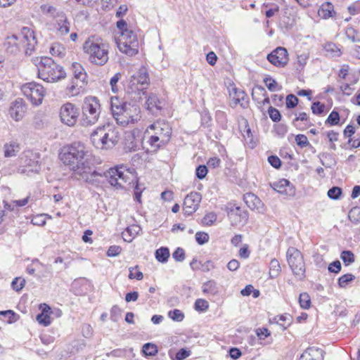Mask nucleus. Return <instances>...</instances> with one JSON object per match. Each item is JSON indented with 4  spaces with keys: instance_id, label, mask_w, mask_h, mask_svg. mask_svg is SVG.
Wrapping results in <instances>:
<instances>
[{
    "instance_id": "nucleus-54",
    "label": "nucleus",
    "mask_w": 360,
    "mask_h": 360,
    "mask_svg": "<svg viewBox=\"0 0 360 360\" xmlns=\"http://www.w3.org/2000/svg\"><path fill=\"white\" fill-rule=\"evenodd\" d=\"M25 281L21 278H15L11 283L13 288L16 291L21 290L25 286Z\"/></svg>"
},
{
    "instance_id": "nucleus-35",
    "label": "nucleus",
    "mask_w": 360,
    "mask_h": 360,
    "mask_svg": "<svg viewBox=\"0 0 360 360\" xmlns=\"http://www.w3.org/2000/svg\"><path fill=\"white\" fill-rule=\"evenodd\" d=\"M264 83L270 91H278L282 89V86L271 77H265L264 79Z\"/></svg>"
},
{
    "instance_id": "nucleus-51",
    "label": "nucleus",
    "mask_w": 360,
    "mask_h": 360,
    "mask_svg": "<svg viewBox=\"0 0 360 360\" xmlns=\"http://www.w3.org/2000/svg\"><path fill=\"white\" fill-rule=\"evenodd\" d=\"M217 220V215L214 212L207 214L202 219V223L207 226L212 225Z\"/></svg>"
},
{
    "instance_id": "nucleus-23",
    "label": "nucleus",
    "mask_w": 360,
    "mask_h": 360,
    "mask_svg": "<svg viewBox=\"0 0 360 360\" xmlns=\"http://www.w3.org/2000/svg\"><path fill=\"white\" fill-rule=\"evenodd\" d=\"M20 150V143L16 140H11L4 143L3 147L5 158L15 157Z\"/></svg>"
},
{
    "instance_id": "nucleus-14",
    "label": "nucleus",
    "mask_w": 360,
    "mask_h": 360,
    "mask_svg": "<svg viewBox=\"0 0 360 360\" xmlns=\"http://www.w3.org/2000/svg\"><path fill=\"white\" fill-rule=\"evenodd\" d=\"M79 115V108L71 103H66L60 107V120L63 124L69 127H73L75 125L77 122Z\"/></svg>"
},
{
    "instance_id": "nucleus-50",
    "label": "nucleus",
    "mask_w": 360,
    "mask_h": 360,
    "mask_svg": "<svg viewBox=\"0 0 360 360\" xmlns=\"http://www.w3.org/2000/svg\"><path fill=\"white\" fill-rule=\"evenodd\" d=\"M209 235L205 232H197L195 233V240L199 245H203L208 242Z\"/></svg>"
},
{
    "instance_id": "nucleus-34",
    "label": "nucleus",
    "mask_w": 360,
    "mask_h": 360,
    "mask_svg": "<svg viewBox=\"0 0 360 360\" xmlns=\"http://www.w3.org/2000/svg\"><path fill=\"white\" fill-rule=\"evenodd\" d=\"M169 255V251L167 248L162 247L155 251V258L161 263L167 262Z\"/></svg>"
},
{
    "instance_id": "nucleus-13",
    "label": "nucleus",
    "mask_w": 360,
    "mask_h": 360,
    "mask_svg": "<svg viewBox=\"0 0 360 360\" xmlns=\"http://www.w3.org/2000/svg\"><path fill=\"white\" fill-rule=\"evenodd\" d=\"M288 264L295 275L302 276L305 265L302 253L295 248L290 247L286 252Z\"/></svg>"
},
{
    "instance_id": "nucleus-53",
    "label": "nucleus",
    "mask_w": 360,
    "mask_h": 360,
    "mask_svg": "<svg viewBox=\"0 0 360 360\" xmlns=\"http://www.w3.org/2000/svg\"><path fill=\"white\" fill-rule=\"evenodd\" d=\"M48 217L49 219H51V216H49L48 214H40V215H37V216H35L32 219V223L34 224V225H37V226H44L46 224V220H45V217Z\"/></svg>"
},
{
    "instance_id": "nucleus-43",
    "label": "nucleus",
    "mask_w": 360,
    "mask_h": 360,
    "mask_svg": "<svg viewBox=\"0 0 360 360\" xmlns=\"http://www.w3.org/2000/svg\"><path fill=\"white\" fill-rule=\"evenodd\" d=\"M354 279V276L351 274H347L338 279V284L341 288H345L349 282Z\"/></svg>"
},
{
    "instance_id": "nucleus-45",
    "label": "nucleus",
    "mask_w": 360,
    "mask_h": 360,
    "mask_svg": "<svg viewBox=\"0 0 360 360\" xmlns=\"http://www.w3.org/2000/svg\"><path fill=\"white\" fill-rule=\"evenodd\" d=\"M349 218L352 222L360 221V207H353L349 212Z\"/></svg>"
},
{
    "instance_id": "nucleus-18",
    "label": "nucleus",
    "mask_w": 360,
    "mask_h": 360,
    "mask_svg": "<svg viewBox=\"0 0 360 360\" xmlns=\"http://www.w3.org/2000/svg\"><path fill=\"white\" fill-rule=\"evenodd\" d=\"M267 59L276 67H284L288 62V51L285 48L278 47L267 56Z\"/></svg>"
},
{
    "instance_id": "nucleus-49",
    "label": "nucleus",
    "mask_w": 360,
    "mask_h": 360,
    "mask_svg": "<svg viewBox=\"0 0 360 360\" xmlns=\"http://www.w3.org/2000/svg\"><path fill=\"white\" fill-rule=\"evenodd\" d=\"M168 316L175 321H181L184 318V314L179 309H174L169 311Z\"/></svg>"
},
{
    "instance_id": "nucleus-47",
    "label": "nucleus",
    "mask_w": 360,
    "mask_h": 360,
    "mask_svg": "<svg viewBox=\"0 0 360 360\" xmlns=\"http://www.w3.org/2000/svg\"><path fill=\"white\" fill-rule=\"evenodd\" d=\"M340 121V115L336 111H332L328 117L326 123L329 124L331 126L337 125Z\"/></svg>"
},
{
    "instance_id": "nucleus-32",
    "label": "nucleus",
    "mask_w": 360,
    "mask_h": 360,
    "mask_svg": "<svg viewBox=\"0 0 360 360\" xmlns=\"http://www.w3.org/2000/svg\"><path fill=\"white\" fill-rule=\"evenodd\" d=\"M266 92L262 86H258L252 89V96L254 100L257 101L258 102H260L259 96H262L264 97V101H262L263 103H269V98L266 96Z\"/></svg>"
},
{
    "instance_id": "nucleus-4",
    "label": "nucleus",
    "mask_w": 360,
    "mask_h": 360,
    "mask_svg": "<svg viewBox=\"0 0 360 360\" xmlns=\"http://www.w3.org/2000/svg\"><path fill=\"white\" fill-rule=\"evenodd\" d=\"M40 9L44 15L52 18L48 27L58 37L62 38L70 32L71 22L62 9L50 4H43Z\"/></svg>"
},
{
    "instance_id": "nucleus-22",
    "label": "nucleus",
    "mask_w": 360,
    "mask_h": 360,
    "mask_svg": "<svg viewBox=\"0 0 360 360\" xmlns=\"http://www.w3.org/2000/svg\"><path fill=\"white\" fill-rule=\"evenodd\" d=\"M274 189L277 192L288 195H292L295 193V189L290 184V182L285 179H282L278 182L274 184Z\"/></svg>"
},
{
    "instance_id": "nucleus-55",
    "label": "nucleus",
    "mask_w": 360,
    "mask_h": 360,
    "mask_svg": "<svg viewBox=\"0 0 360 360\" xmlns=\"http://www.w3.org/2000/svg\"><path fill=\"white\" fill-rule=\"evenodd\" d=\"M325 105L319 101L314 102L311 105V111L314 114L321 115L323 112Z\"/></svg>"
},
{
    "instance_id": "nucleus-5",
    "label": "nucleus",
    "mask_w": 360,
    "mask_h": 360,
    "mask_svg": "<svg viewBox=\"0 0 360 360\" xmlns=\"http://www.w3.org/2000/svg\"><path fill=\"white\" fill-rule=\"evenodd\" d=\"M171 135L172 128L169 123L164 120H158L147 128L144 139L151 150H157L169 141Z\"/></svg>"
},
{
    "instance_id": "nucleus-59",
    "label": "nucleus",
    "mask_w": 360,
    "mask_h": 360,
    "mask_svg": "<svg viewBox=\"0 0 360 360\" xmlns=\"http://www.w3.org/2000/svg\"><path fill=\"white\" fill-rule=\"evenodd\" d=\"M173 258L176 262H182L185 259V253L184 250L182 248H178L174 252H173Z\"/></svg>"
},
{
    "instance_id": "nucleus-36",
    "label": "nucleus",
    "mask_w": 360,
    "mask_h": 360,
    "mask_svg": "<svg viewBox=\"0 0 360 360\" xmlns=\"http://www.w3.org/2000/svg\"><path fill=\"white\" fill-rule=\"evenodd\" d=\"M50 53L52 56L62 58L65 56V49L59 43H53L50 48Z\"/></svg>"
},
{
    "instance_id": "nucleus-60",
    "label": "nucleus",
    "mask_w": 360,
    "mask_h": 360,
    "mask_svg": "<svg viewBox=\"0 0 360 360\" xmlns=\"http://www.w3.org/2000/svg\"><path fill=\"white\" fill-rule=\"evenodd\" d=\"M121 250L122 248L120 246L112 245L108 248L107 251V255L108 257H116L120 254Z\"/></svg>"
},
{
    "instance_id": "nucleus-29",
    "label": "nucleus",
    "mask_w": 360,
    "mask_h": 360,
    "mask_svg": "<svg viewBox=\"0 0 360 360\" xmlns=\"http://www.w3.org/2000/svg\"><path fill=\"white\" fill-rule=\"evenodd\" d=\"M202 291L204 294L210 295H215L218 292V287L217 283L210 280L204 283L202 285Z\"/></svg>"
},
{
    "instance_id": "nucleus-46",
    "label": "nucleus",
    "mask_w": 360,
    "mask_h": 360,
    "mask_svg": "<svg viewBox=\"0 0 360 360\" xmlns=\"http://www.w3.org/2000/svg\"><path fill=\"white\" fill-rule=\"evenodd\" d=\"M299 302L302 308L308 309L310 307V297L307 293H301L299 297Z\"/></svg>"
},
{
    "instance_id": "nucleus-26",
    "label": "nucleus",
    "mask_w": 360,
    "mask_h": 360,
    "mask_svg": "<svg viewBox=\"0 0 360 360\" xmlns=\"http://www.w3.org/2000/svg\"><path fill=\"white\" fill-rule=\"evenodd\" d=\"M141 230V227L136 224L128 226L122 233L124 240L131 242L139 234Z\"/></svg>"
},
{
    "instance_id": "nucleus-7",
    "label": "nucleus",
    "mask_w": 360,
    "mask_h": 360,
    "mask_svg": "<svg viewBox=\"0 0 360 360\" xmlns=\"http://www.w3.org/2000/svg\"><path fill=\"white\" fill-rule=\"evenodd\" d=\"M116 25L120 31V35L116 41L119 50L129 56L137 54L139 41L136 34L129 29L127 23L124 20L117 21Z\"/></svg>"
},
{
    "instance_id": "nucleus-58",
    "label": "nucleus",
    "mask_w": 360,
    "mask_h": 360,
    "mask_svg": "<svg viewBox=\"0 0 360 360\" xmlns=\"http://www.w3.org/2000/svg\"><path fill=\"white\" fill-rule=\"evenodd\" d=\"M298 103V98L293 94H289L286 97V106L288 108H295Z\"/></svg>"
},
{
    "instance_id": "nucleus-24",
    "label": "nucleus",
    "mask_w": 360,
    "mask_h": 360,
    "mask_svg": "<svg viewBox=\"0 0 360 360\" xmlns=\"http://www.w3.org/2000/svg\"><path fill=\"white\" fill-rule=\"evenodd\" d=\"M322 349L315 347H309L303 352L300 360H322Z\"/></svg>"
},
{
    "instance_id": "nucleus-2",
    "label": "nucleus",
    "mask_w": 360,
    "mask_h": 360,
    "mask_svg": "<svg viewBox=\"0 0 360 360\" xmlns=\"http://www.w3.org/2000/svg\"><path fill=\"white\" fill-rule=\"evenodd\" d=\"M112 115L117 124L127 127L141 120V109L135 104L122 103L118 97L110 98Z\"/></svg>"
},
{
    "instance_id": "nucleus-1",
    "label": "nucleus",
    "mask_w": 360,
    "mask_h": 360,
    "mask_svg": "<svg viewBox=\"0 0 360 360\" xmlns=\"http://www.w3.org/2000/svg\"><path fill=\"white\" fill-rule=\"evenodd\" d=\"M60 159L64 165L70 167L75 175L86 182L92 183L99 176L90 166L86 158V148L81 143H74L64 148L60 154Z\"/></svg>"
},
{
    "instance_id": "nucleus-20",
    "label": "nucleus",
    "mask_w": 360,
    "mask_h": 360,
    "mask_svg": "<svg viewBox=\"0 0 360 360\" xmlns=\"http://www.w3.org/2000/svg\"><path fill=\"white\" fill-rule=\"evenodd\" d=\"M229 96L231 98V105L235 107L240 105L243 108H245L248 105V98L245 93L235 86L229 89Z\"/></svg>"
},
{
    "instance_id": "nucleus-39",
    "label": "nucleus",
    "mask_w": 360,
    "mask_h": 360,
    "mask_svg": "<svg viewBox=\"0 0 360 360\" xmlns=\"http://www.w3.org/2000/svg\"><path fill=\"white\" fill-rule=\"evenodd\" d=\"M143 352L146 356H154L158 353L157 346L153 343H146L143 346Z\"/></svg>"
},
{
    "instance_id": "nucleus-48",
    "label": "nucleus",
    "mask_w": 360,
    "mask_h": 360,
    "mask_svg": "<svg viewBox=\"0 0 360 360\" xmlns=\"http://www.w3.org/2000/svg\"><path fill=\"white\" fill-rule=\"evenodd\" d=\"M345 34L349 40L352 42H359L360 39L357 37L356 32L352 27H347L346 29Z\"/></svg>"
},
{
    "instance_id": "nucleus-61",
    "label": "nucleus",
    "mask_w": 360,
    "mask_h": 360,
    "mask_svg": "<svg viewBox=\"0 0 360 360\" xmlns=\"http://www.w3.org/2000/svg\"><path fill=\"white\" fill-rule=\"evenodd\" d=\"M207 174V168L205 165H200L196 169V176L198 179H202Z\"/></svg>"
},
{
    "instance_id": "nucleus-25",
    "label": "nucleus",
    "mask_w": 360,
    "mask_h": 360,
    "mask_svg": "<svg viewBox=\"0 0 360 360\" xmlns=\"http://www.w3.org/2000/svg\"><path fill=\"white\" fill-rule=\"evenodd\" d=\"M243 199L248 207L252 210L259 211L262 207L263 204L262 201L253 193H246L244 195Z\"/></svg>"
},
{
    "instance_id": "nucleus-40",
    "label": "nucleus",
    "mask_w": 360,
    "mask_h": 360,
    "mask_svg": "<svg viewBox=\"0 0 360 360\" xmlns=\"http://www.w3.org/2000/svg\"><path fill=\"white\" fill-rule=\"evenodd\" d=\"M340 257L345 264L347 266L354 262V255L351 251L349 250H345L342 252Z\"/></svg>"
},
{
    "instance_id": "nucleus-28",
    "label": "nucleus",
    "mask_w": 360,
    "mask_h": 360,
    "mask_svg": "<svg viewBox=\"0 0 360 360\" xmlns=\"http://www.w3.org/2000/svg\"><path fill=\"white\" fill-rule=\"evenodd\" d=\"M85 84L84 82L72 80V84L66 89V94L69 96H76L79 95Z\"/></svg>"
},
{
    "instance_id": "nucleus-8",
    "label": "nucleus",
    "mask_w": 360,
    "mask_h": 360,
    "mask_svg": "<svg viewBox=\"0 0 360 360\" xmlns=\"http://www.w3.org/2000/svg\"><path fill=\"white\" fill-rule=\"evenodd\" d=\"M120 139V132L115 125L108 123L98 127L91 135L94 146L99 149L108 150L114 147Z\"/></svg>"
},
{
    "instance_id": "nucleus-27",
    "label": "nucleus",
    "mask_w": 360,
    "mask_h": 360,
    "mask_svg": "<svg viewBox=\"0 0 360 360\" xmlns=\"http://www.w3.org/2000/svg\"><path fill=\"white\" fill-rule=\"evenodd\" d=\"M72 70L74 75L72 80L86 83V74L79 63H74L72 65Z\"/></svg>"
},
{
    "instance_id": "nucleus-37",
    "label": "nucleus",
    "mask_w": 360,
    "mask_h": 360,
    "mask_svg": "<svg viewBox=\"0 0 360 360\" xmlns=\"http://www.w3.org/2000/svg\"><path fill=\"white\" fill-rule=\"evenodd\" d=\"M280 271H281V266H280L279 262L276 259H271V261L270 262V271H269L270 276L271 278L276 277V276L278 275Z\"/></svg>"
},
{
    "instance_id": "nucleus-12",
    "label": "nucleus",
    "mask_w": 360,
    "mask_h": 360,
    "mask_svg": "<svg viewBox=\"0 0 360 360\" xmlns=\"http://www.w3.org/2000/svg\"><path fill=\"white\" fill-rule=\"evenodd\" d=\"M21 91L31 103L34 105L41 104L46 91L44 88L36 82H29L21 86Z\"/></svg>"
},
{
    "instance_id": "nucleus-3",
    "label": "nucleus",
    "mask_w": 360,
    "mask_h": 360,
    "mask_svg": "<svg viewBox=\"0 0 360 360\" xmlns=\"http://www.w3.org/2000/svg\"><path fill=\"white\" fill-rule=\"evenodd\" d=\"M37 41L34 32L28 27H23L20 34L8 37L4 41L6 51L10 54H17L22 49L26 54H31L34 49Z\"/></svg>"
},
{
    "instance_id": "nucleus-56",
    "label": "nucleus",
    "mask_w": 360,
    "mask_h": 360,
    "mask_svg": "<svg viewBox=\"0 0 360 360\" xmlns=\"http://www.w3.org/2000/svg\"><path fill=\"white\" fill-rule=\"evenodd\" d=\"M268 112H269L270 118L274 122H278L281 120V113L276 108L270 107L269 108Z\"/></svg>"
},
{
    "instance_id": "nucleus-30",
    "label": "nucleus",
    "mask_w": 360,
    "mask_h": 360,
    "mask_svg": "<svg viewBox=\"0 0 360 360\" xmlns=\"http://www.w3.org/2000/svg\"><path fill=\"white\" fill-rule=\"evenodd\" d=\"M333 13V6L330 2L323 4L318 11L319 15L323 19H328L332 17Z\"/></svg>"
},
{
    "instance_id": "nucleus-9",
    "label": "nucleus",
    "mask_w": 360,
    "mask_h": 360,
    "mask_svg": "<svg viewBox=\"0 0 360 360\" xmlns=\"http://www.w3.org/2000/svg\"><path fill=\"white\" fill-rule=\"evenodd\" d=\"M34 63L38 69V77L47 82H56L65 77V72L51 58H36Z\"/></svg>"
},
{
    "instance_id": "nucleus-52",
    "label": "nucleus",
    "mask_w": 360,
    "mask_h": 360,
    "mask_svg": "<svg viewBox=\"0 0 360 360\" xmlns=\"http://www.w3.org/2000/svg\"><path fill=\"white\" fill-rule=\"evenodd\" d=\"M342 194V189L339 187L335 186L332 188L329 189L328 191V196L333 200H337L339 198L340 195Z\"/></svg>"
},
{
    "instance_id": "nucleus-10",
    "label": "nucleus",
    "mask_w": 360,
    "mask_h": 360,
    "mask_svg": "<svg viewBox=\"0 0 360 360\" xmlns=\"http://www.w3.org/2000/svg\"><path fill=\"white\" fill-rule=\"evenodd\" d=\"M109 183L117 188H125L127 185L134 184L136 181V174L134 169L127 168L124 165H119L110 168L106 174Z\"/></svg>"
},
{
    "instance_id": "nucleus-64",
    "label": "nucleus",
    "mask_w": 360,
    "mask_h": 360,
    "mask_svg": "<svg viewBox=\"0 0 360 360\" xmlns=\"http://www.w3.org/2000/svg\"><path fill=\"white\" fill-rule=\"evenodd\" d=\"M191 354V352L189 350H186V349H181L176 354V360H183Z\"/></svg>"
},
{
    "instance_id": "nucleus-6",
    "label": "nucleus",
    "mask_w": 360,
    "mask_h": 360,
    "mask_svg": "<svg viewBox=\"0 0 360 360\" xmlns=\"http://www.w3.org/2000/svg\"><path fill=\"white\" fill-rule=\"evenodd\" d=\"M82 48L90 63L103 65L108 62L109 46L101 38L89 37L83 44Z\"/></svg>"
},
{
    "instance_id": "nucleus-44",
    "label": "nucleus",
    "mask_w": 360,
    "mask_h": 360,
    "mask_svg": "<svg viewBox=\"0 0 360 360\" xmlns=\"http://www.w3.org/2000/svg\"><path fill=\"white\" fill-rule=\"evenodd\" d=\"M209 308V303L204 299H198L195 302V309L198 311H205Z\"/></svg>"
},
{
    "instance_id": "nucleus-38",
    "label": "nucleus",
    "mask_w": 360,
    "mask_h": 360,
    "mask_svg": "<svg viewBox=\"0 0 360 360\" xmlns=\"http://www.w3.org/2000/svg\"><path fill=\"white\" fill-rule=\"evenodd\" d=\"M309 59V55L306 53H302L300 55H297V61H296V68L297 70H302L306 64L307 63Z\"/></svg>"
},
{
    "instance_id": "nucleus-11",
    "label": "nucleus",
    "mask_w": 360,
    "mask_h": 360,
    "mask_svg": "<svg viewBox=\"0 0 360 360\" xmlns=\"http://www.w3.org/2000/svg\"><path fill=\"white\" fill-rule=\"evenodd\" d=\"M82 109V125H93L98 122L101 114V105L97 98L94 96L85 98Z\"/></svg>"
},
{
    "instance_id": "nucleus-42",
    "label": "nucleus",
    "mask_w": 360,
    "mask_h": 360,
    "mask_svg": "<svg viewBox=\"0 0 360 360\" xmlns=\"http://www.w3.org/2000/svg\"><path fill=\"white\" fill-rule=\"evenodd\" d=\"M38 323L44 326H48L51 324V317L49 314L41 313L36 318Z\"/></svg>"
},
{
    "instance_id": "nucleus-31",
    "label": "nucleus",
    "mask_w": 360,
    "mask_h": 360,
    "mask_svg": "<svg viewBox=\"0 0 360 360\" xmlns=\"http://www.w3.org/2000/svg\"><path fill=\"white\" fill-rule=\"evenodd\" d=\"M148 110L154 112L155 110H160L161 108V102L159 101L156 95L151 94L147 98L146 102Z\"/></svg>"
},
{
    "instance_id": "nucleus-19",
    "label": "nucleus",
    "mask_w": 360,
    "mask_h": 360,
    "mask_svg": "<svg viewBox=\"0 0 360 360\" xmlns=\"http://www.w3.org/2000/svg\"><path fill=\"white\" fill-rule=\"evenodd\" d=\"M229 219L233 226L245 224L248 219V213L238 206H231L228 211Z\"/></svg>"
},
{
    "instance_id": "nucleus-17",
    "label": "nucleus",
    "mask_w": 360,
    "mask_h": 360,
    "mask_svg": "<svg viewBox=\"0 0 360 360\" xmlns=\"http://www.w3.org/2000/svg\"><path fill=\"white\" fill-rule=\"evenodd\" d=\"M201 195L198 192L188 194L184 201L183 210L186 215H191L198 209L201 202Z\"/></svg>"
},
{
    "instance_id": "nucleus-15",
    "label": "nucleus",
    "mask_w": 360,
    "mask_h": 360,
    "mask_svg": "<svg viewBox=\"0 0 360 360\" xmlns=\"http://www.w3.org/2000/svg\"><path fill=\"white\" fill-rule=\"evenodd\" d=\"M18 172L27 176H32L40 171V165L38 161L33 160L28 155L24 154L19 159Z\"/></svg>"
},
{
    "instance_id": "nucleus-21",
    "label": "nucleus",
    "mask_w": 360,
    "mask_h": 360,
    "mask_svg": "<svg viewBox=\"0 0 360 360\" xmlns=\"http://www.w3.org/2000/svg\"><path fill=\"white\" fill-rule=\"evenodd\" d=\"M26 112V105L22 99L18 98L11 103L9 109L11 117L16 122L21 120Z\"/></svg>"
},
{
    "instance_id": "nucleus-41",
    "label": "nucleus",
    "mask_w": 360,
    "mask_h": 360,
    "mask_svg": "<svg viewBox=\"0 0 360 360\" xmlns=\"http://www.w3.org/2000/svg\"><path fill=\"white\" fill-rule=\"evenodd\" d=\"M129 278L130 279H136L138 281H141L143 278V273L139 271V266H136L134 267L129 268Z\"/></svg>"
},
{
    "instance_id": "nucleus-33",
    "label": "nucleus",
    "mask_w": 360,
    "mask_h": 360,
    "mask_svg": "<svg viewBox=\"0 0 360 360\" xmlns=\"http://www.w3.org/2000/svg\"><path fill=\"white\" fill-rule=\"evenodd\" d=\"M324 49L327 55L330 57H339L342 54L340 49L336 44L331 42L327 43L324 46Z\"/></svg>"
},
{
    "instance_id": "nucleus-16",
    "label": "nucleus",
    "mask_w": 360,
    "mask_h": 360,
    "mask_svg": "<svg viewBox=\"0 0 360 360\" xmlns=\"http://www.w3.org/2000/svg\"><path fill=\"white\" fill-rule=\"evenodd\" d=\"M148 73L145 67H141L137 72L133 73L129 81V86L132 91H139V86L148 84Z\"/></svg>"
},
{
    "instance_id": "nucleus-62",
    "label": "nucleus",
    "mask_w": 360,
    "mask_h": 360,
    "mask_svg": "<svg viewBox=\"0 0 360 360\" xmlns=\"http://www.w3.org/2000/svg\"><path fill=\"white\" fill-rule=\"evenodd\" d=\"M268 162L272 167H274L276 169H278L281 165V161L277 156H269L268 158Z\"/></svg>"
},
{
    "instance_id": "nucleus-63",
    "label": "nucleus",
    "mask_w": 360,
    "mask_h": 360,
    "mask_svg": "<svg viewBox=\"0 0 360 360\" xmlns=\"http://www.w3.org/2000/svg\"><path fill=\"white\" fill-rule=\"evenodd\" d=\"M296 143L301 147H304L308 144V140L306 136L303 134H298L295 137Z\"/></svg>"
},
{
    "instance_id": "nucleus-57",
    "label": "nucleus",
    "mask_w": 360,
    "mask_h": 360,
    "mask_svg": "<svg viewBox=\"0 0 360 360\" xmlns=\"http://www.w3.org/2000/svg\"><path fill=\"white\" fill-rule=\"evenodd\" d=\"M121 78V74L120 72L116 73L110 80V84L112 92L116 93L118 91L117 86V82Z\"/></svg>"
}]
</instances>
